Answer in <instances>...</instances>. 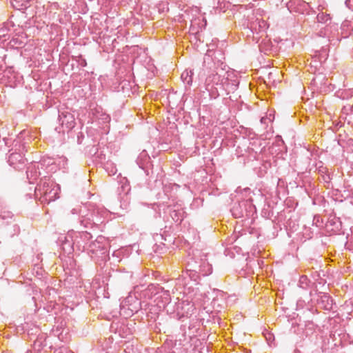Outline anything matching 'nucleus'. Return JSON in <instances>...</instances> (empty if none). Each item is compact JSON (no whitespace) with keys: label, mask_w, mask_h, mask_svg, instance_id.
I'll list each match as a JSON object with an SVG mask.
<instances>
[{"label":"nucleus","mask_w":353,"mask_h":353,"mask_svg":"<svg viewBox=\"0 0 353 353\" xmlns=\"http://www.w3.org/2000/svg\"><path fill=\"white\" fill-rule=\"evenodd\" d=\"M194 310V305L187 301H182L176 305V314L179 319L191 315Z\"/></svg>","instance_id":"1a4fd4ad"},{"label":"nucleus","mask_w":353,"mask_h":353,"mask_svg":"<svg viewBox=\"0 0 353 353\" xmlns=\"http://www.w3.org/2000/svg\"><path fill=\"white\" fill-rule=\"evenodd\" d=\"M103 211L93 207H81L80 209L74 208L72 214H79V223L84 228H97L103 223Z\"/></svg>","instance_id":"7ed1b4c3"},{"label":"nucleus","mask_w":353,"mask_h":353,"mask_svg":"<svg viewBox=\"0 0 353 353\" xmlns=\"http://www.w3.org/2000/svg\"><path fill=\"white\" fill-rule=\"evenodd\" d=\"M80 65L81 66H83V67L86 66V65H87L86 61L84 59H81V61L80 62Z\"/></svg>","instance_id":"412c9836"},{"label":"nucleus","mask_w":353,"mask_h":353,"mask_svg":"<svg viewBox=\"0 0 353 353\" xmlns=\"http://www.w3.org/2000/svg\"><path fill=\"white\" fill-rule=\"evenodd\" d=\"M196 272V270H192V269H187V271H186V273L188 274V275L192 278L195 273Z\"/></svg>","instance_id":"aec40b11"},{"label":"nucleus","mask_w":353,"mask_h":353,"mask_svg":"<svg viewBox=\"0 0 353 353\" xmlns=\"http://www.w3.org/2000/svg\"><path fill=\"white\" fill-rule=\"evenodd\" d=\"M60 188L49 176H43L35 188L37 199L43 203L48 204L59 197Z\"/></svg>","instance_id":"f03ea898"},{"label":"nucleus","mask_w":353,"mask_h":353,"mask_svg":"<svg viewBox=\"0 0 353 353\" xmlns=\"http://www.w3.org/2000/svg\"><path fill=\"white\" fill-rule=\"evenodd\" d=\"M310 296H313V292H310Z\"/></svg>","instance_id":"393cba45"},{"label":"nucleus","mask_w":353,"mask_h":353,"mask_svg":"<svg viewBox=\"0 0 353 353\" xmlns=\"http://www.w3.org/2000/svg\"><path fill=\"white\" fill-rule=\"evenodd\" d=\"M14 217V214L8 210H3L1 212L0 219L2 221H5L6 223H10L11 220H12Z\"/></svg>","instance_id":"f3484780"},{"label":"nucleus","mask_w":353,"mask_h":353,"mask_svg":"<svg viewBox=\"0 0 353 353\" xmlns=\"http://www.w3.org/2000/svg\"><path fill=\"white\" fill-rule=\"evenodd\" d=\"M261 23L265 25V21H262Z\"/></svg>","instance_id":"a878e982"},{"label":"nucleus","mask_w":353,"mask_h":353,"mask_svg":"<svg viewBox=\"0 0 353 353\" xmlns=\"http://www.w3.org/2000/svg\"><path fill=\"white\" fill-rule=\"evenodd\" d=\"M248 208H252L250 202L248 200L235 203L232 208V213L235 218H241L248 215Z\"/></svg>","instance_id":"6e6552de"},{"label":"nucleus","mask_w":353,"mask_h":353,"mask_svg":"<svg viewBox=\"0 0 353 353\" xmlns=\"http://www.w3.org/2000/svg\"><path fill=\"white\" fill-rule=\"evenodd\" d=\"M265 120H266V119H265V118H263H263H261V123H264Z\"/></svg>","instance_id":"b1692460"},{"label":"nucleus","mask_w":353,"mask_h":353,"mask_svg":"<svg viewBox=\"0 0 353 353\" xmlns=\"http://www.w3.org/2000/svg\"><path fill=\"white\" fill-rule=\"evenodd\" d=\"M44 163L40 161L38 163H32L27 168L26 174L27 178L30 183H33L40 176L42 173L41 170H43Z\"/></svg>","instance_id":"0eeeda50"},{"label":"nucleus","mask_w":353,"mask_h":353,"mask_svg":"<svg viewBox=\"0 0 353 353\" xmlns=\"http://www.w3.org/2000/svg\"><path fill=\"white\" fill-rule=\"evenodd\" d=\"M8 161L10 165L16 168L18 163L23 164L24 163V159L20 153L12 152L9 155Z\"/></svg>","instance_id":"f8f14e48"},{"label":"nucleus","mask_w":353,"mask_h":353,"mask_svg":"<svg viewBox=\"0 0 353 353\" xmlns=\"http://www.w3.org/2000/svg\"><path fill=\"white\" fill-rule=\"evenodd\" d=\"M59 122L61 125L62 129L56 128V130L59 132H64L65 130H70L75 126V119L74 115L68 110H63L59 111Z\"/></svg>","instance_id":"423d86ee"},{"label":"nucleus","mask_w":353,"mask_h":353,"mask_svg":"<svg viewBox=\"0 0 353 353\" xmlns=\"http://www.w3.org/2000/svg\"><path fill=\"white\" fill-rule=\"evenodd\" d=\"M149 290L152 291V293H154L157 296L155 301H157V305L159 308H165L168 304L170 303L171 296L169 290H165L163 288L157 285L149 286Z\"/></svg>","instance_id":"20e7f679"},{"label":"nucleus","mask_w":353,"mask_h":353,"mask_svg":"<svg viewBox=\"0 0 353 353\" xmlns=\"http://www.w3.org/2000/svg\"><path fill=\"white\" fill-rule=\"evenodd\" d=\"M69 238L73 241V244H76V247L79 250H85L89 244L90 240L92 238L90 233L88 232H72L65 236V239L69 241Z\"/></svg>","instance_id":"39448f33"},{"label":"nucleus","mask_w":353,"mask_h":353,"mask_svg":"<svg viewBox=\"0 0 353 353\" xmlns=\"http://www.w3.org/2000/svg\"><path fill=\"white\" fill-rule=\"evenodd\" d=\"M314 220H316V221H319V216H315L314 218Z\"/></svg>","instance_id":"5701e85b"},{"label":"nucleus","mask_w":353,"mask_h":353,"mask_svg":"<svg viewBox=\"0 0 353 353\" xmlns=\"http://www.w3.org/2000/svg\"><path fill=\"white\" fill-rule=\"evenodd\" d=\"M318 296L317 305L318 306L325 310H331L333 306L332 299L326 293L316 292Z\"/></svg>","instance_id":"9d476101"},{"label":"nucleus","mask_w":353,"mask_h":353,"mask_svg":"<svg viewBox=\"0 0 353 353\" xmlns=\"http://www.w3.org/2000/svg\"><path fill=\"white\" fill-rule=\"evenodd\" d=\"M317 21L320 23H326L327 21L331 19L329 14L321 12L317 14Z\"/></svg>","instance_id":"6ab92c4d"},{"label":"nucleus","mask_w":353,"mask_h":353,"mask_svg":"<svg viewBox=\"0 0 353 353\" xmlns=\"http://www.w3.org/2000/svg\"><path fill=\"white\" fill-rule=\"evenodd\" d=\"M340 122L342 120L347 121L348 124H353V105H344L341 110L340 114Z\"/></svg>","instance_id":"9b49d317"},{"label":"nucleus","mask_w":353,"mask_h":353,"mask_svg":"<svg viewBox=\"0 0 353 353\" xmlns=\"http://www.w3.org/2000/svg\"><path fill=\"white\" fill-rule=\"evenodd\" d=\"M86 250L92 253L97 254L98 251H103L105 248L103 245H102V243L99 241V240L97 239L96 241L90 243L87 246Z\"/></svg>","instance_id":"ddd939ff"},{"label":"nucleus","mask_w":353,"mask_h":353,"mask_svg":"<svg viewBox=\"0 0 353 353\" xmlns=\"http://www.w3.org/2000/svg\"><path fill=\"white\" fill-rule=\"evenodd\" d=\"M310 283L311 282L307 276L303 275L299 278L298 285L299 288L306 290L310 287Z\"/></svg>","instance_id":"dca6fc26"},{"label":"nucleus","mask_w":353,"mask_h":353,"mask_svg":"<svg viewBox=\"0 0 353 353\" xmlns=\"http://www.w3.org/2000/svg\"><path fill=\"white\" fill-rule=\"evenodd\" d=\"M10 31V23H4L0 25V38L6 37Z\"/></svg>","instance_id":"a211bd4d"},{"label":"nucleus","mask_w":353,"mask_h":353,"mask_svg":"<svg viewBox=\"0 0 353 353\" xmlns=\"http://www.w3.org/2000/svg\"><path fill=\"white\" fill-rule=\"evenodd\" d=\"M64 239H65V236L64 237ZM68 239L69 241H67L66 239H64V241H63L62 248L65 252L70 253L72 250H74V246H76V244H73V241L71 240L70 238H69Z\"/></svg>","instance_id":"2eb2a0df"},{"label":"nucleus","mask_w":353,"mask_h":353,"mask_svg":"<svg viewBox=\"0 0 353 353\" xmlns=\"http://www.w3.org/2000/svg\"><path fill=\"white\" fill-rule=\"evenodd\" d=\"M193 74L194 72L192 70H185L182 72L181 79L185 84L191 85L192 83Z\"/></svg>","instance_id":"4468645a"},{"label":"nucleus","mask_w":353,"mask_h":353,"mask_svg":"<svg viewBox=\"0 0 353 353\" xmlns=\"http://www.w3.org/2000/svg\"><path fill=\"white\" fill-rule=\"evenodd\" d=\"M228 72L222 67H215L205 79V89L212 97L216 98L219 90H226L228 85Z\"/></svg>","instance_id":"f257e3e1"},{"label":"nucleus","mask_w":353,"mask_h":353,"mask_svg":"<svg viewBox=\"0 0 353 353\" xmlns=\"http://www.w3.org/2000/svg\"><path fill=\"white\" fill-rule=\"evenodd\" d=\"M349 3H350V0H346L345 1V4L347 7L350 8V6H349Z\"/></svg>","instance_id":"4be33fe9"}]
</instances>
